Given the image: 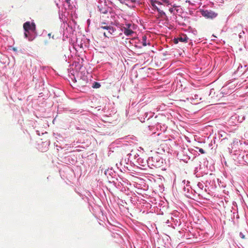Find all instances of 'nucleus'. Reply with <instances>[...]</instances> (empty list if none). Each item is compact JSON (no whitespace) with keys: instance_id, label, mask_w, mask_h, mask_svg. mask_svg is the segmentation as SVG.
Returning a JSON list of instances; mask_svg holds the SVG:
<instances>
[{"instance_id":"obj_4","label":"nucleus","mask_w":248,"mask_h":248,"mask_svg":"<svg viewBox=\"0 0 248 248\" xmlns=\"http://www.w3.org/2000/svg\"><path fill=\"white\" fill-rule=\"evenodd\" d=\"M131 43L134 44L135 46L138 48H142V47L150 45V43L147 41V37L145 35H142L141 38L138 37L131 40Z\"/></svg>"},{"instance_id":"obj_20","label":"nucleus","mask_w":248,"mask_h":248,"mask_svg":"<svg viewBox=\"0 0 248 248\" xmlns=\"http://www.w3.org/2000/svg\"><path fill=\"white\" fill-rule=\"evenodd\" d=\"M109 183H113V185H114L115 186H116V188L120 189L121 190H122V189L124 188V187L122 186L123 185L122 183H121V182L117 183V182H115V181H114L113 180H112L111 181L109 180Z\"/></svg>"},{"instance_id":"obj_13","label":"nucleus","mask_w":248,"mask_h":248,"mask_svg":"<svg viewBox=\"0 0 248 248\" xmlns=\"http://www.w3.org/2000/svg\"><path fill=\"white\" fill-rule=\"evenodd\" d=\"M120 28L135 30V25L131 22H125L120 25Z\"/></svg>"},{"instance_id":"obj_29","label":"nucleus","mask_w":248,"mask_h":248,"mask_svg":"<svg viewBox=\"0 0 248 248\" xmlns=\"http://www.w3.org/2000/svg\"><path fill=\"white\" fill-rule=\"evenodd\" d=\"M175 11L177 12V10H176L175 8H169L170 12L171 14H172L173 15L175 14Z\"/></svg>"},{"instance_id":"obj_7","label":"nucleus","mask_w":248,"mask_h":248,"mask_svg":"<svg viewBox=\"0 0 248 248\" xmlns=\"http://www.w3.org/2000/svg\"><path fill=\"white\" fill-rule=\"evenodd\" d=\"M241 144V143L240 142V140H238L237 139L233 140V142L231 144V147L228 148L230 153L232 154L237 152L239 149V146Z\"/></svg>"},{"instance_id":"obj_42","label":"nucleus","mask_w":248,"mask_h":248,"mask_svg":"<svg viewBox=\"0 0 248 248\" xmlns=\"http://www.w3.org/2000/svg\"><path fill=\"white\" fill-rule=\"evenodd\" d=\"M144 122V121H140V122H142V123Z\"/></svg>"},{"instance_id":"obj_36","label":"nucleus","mask_w":248,"mask_h":248,"mask_svg":"<svg viewBox=\"0 0 248 248\" xmlns=\"http://www.w3.org/2000/svg\"><path fill=\"white\" fill-rule=\"evenodd\" d=\"M118 168H119V167H118ZM120 168V171H121L122 172L123 171V170H124V171H125V169H124V168Z\"/></svg>"},{"instance_id":"obj_3","label":"nucleus","mask_w":248,"mask_h":248,"mask_svg":"<svg viewBox=\"0 0 248 248\" xmlns=\"http://www.w3.org/2000/svg\"><path fill=\"white\" fill-rule=\"evenodd\" d=\"M98 30L101 31L102 30H106L105 32H103L104 36L109 38L111 35H115V32L116 29L112 27L110 24L107 22H101L100 24Z\"/></svg>"},{"instance_id":"obj_17","label":"nucleus","mask_w":248,"mask_h":248,"mask_svg":"<svg viewBox=\"0 0 248 248\" xmlns=\"http://www.w3.org/2000/svg\"><path fill=\"white\" fill-rule=\"evenodd\" d=\"M247 70H248V67L246 65H245L243 67L241 64L239 65L238 68L237 69V73H239V74L244 75L246 72Z\"/></svg>"},{"instance_id":"obj_6","label":"nucleus","mask_w":248,"mask_h":248,"mask_svg":"<svg viewBox=\"0 0 248 248\" xmlns=\"http://www.w3.org/2000/svg\"><path fill=\"white\" fill-rule=\"evenodd\" d=\"M97 8H98V11H99L100 13L103 14H107L108 11H109V7L106 4V2H104L100 0L98 2Z\"/></svg>"},{"instance_id":"obj_21","label":"nucleus","mask_w":248,"mask_h":248,"mask_svg":"<svg viewBox=\"0 0 248 248\" xmlns=\"http://www.w3.org/2000/svg\"><path fill=\"white\" fill-rule=\"evenodd\" d=\"M137 161H138L139 165L142 167H144V165L146 163V160H144L143 159L140 157H138V159H137Z\"/></svg>"},{"instance_id":"obj_19","label":"nucleus","mask_w":248,"mask_h":248,"mask_svg":"<svg viewBox=\"0 0 248 248\" xmlns=\"http://www.w3.org/2000/svg\"><path fill=\"white\" fill-rule=\"evenodd\" d=\"M158 12V17L165 18L166 17V13L163 11V8H157V10H155Z\"/></svg>"},{"instance_id":"obj_18","label":"nucleus","mask_w":248,"mask_h":248,"mask_svg":"<svg viewBox=\"0 0 248 248\" xmlns=\"http://www.w3.org/2000/svg\"><path fill=\"white\" fill-rule=\"evenodd\" d=\"M105 174L107 176L108 179H109V177L113 178L115 177V171L112 169H108L105 170Z\"/></svg>"},{"instance_id":"obj_39","label":"nucleus","mask_w":248,"mask_h":248,"mask_svg":"<svg viewBox=\"0 0 248 248\" xmlns=\"http://www.w3.org/2000/svg\"><path fill=\"white\" fill-rule=\"evenodd\" d=\"M195 172L198 171V168H197H197H195Z\"/></svg>"},{"instance_id":"obj_12","label":"nucleus","mask_w":248,"mask_h":248,"mask_svg":"<svg viewBox=\"0 0 248 248\" xmlns=\"http://www.w3.org/2000/svg\"><path fill=\"white\" fill-rule=\"evenodd\" d=\"M151 4L152 7H153V9L154 10H157V8H163L165 7V5H163L158 1L151 0Z\"/></svg>"},{"instance_id":"obj_43","label":"nucleus","mask_w":248,"mask_h":248,"mask_svg":"<svg viewBox=\"0 0 248 248\" xmlns=\"http://www.w3.org/2000/svg\"><path fill=\"white\" fill-rule=\"evenodd\" d=\"M120 165L122 166V162L120 163Z\"/></svg>"},{"instance_id":"obj_5","label":"nucleus","mask_w":248,"mask_h":248,"mask_svg":"<svg viewBox=\"0 0 248 248\" xmlns=\"http://www.w3.org/2000/svg\"><path fill=\"white\" fill-rule=\"evenodd\" d=\"M201 13L202 16L206 19H214L217 16V13L212 10H202Z\"/></svg>"},{"instance_id":"obj_10","label":"nucleus","mask_w":248,"mask_h":248,"mask_svg":"<svg viewBox=\"0 0 248 248\" xmlns=\"http://www.w3.org/2000/svg\"><path fill=\"white\" fill-rule=\"evenodd\" d=\"M170 220L171 223V224L168 225V227H172L173 229H175V227L176 226H179L181 224V220L177 217H171V219Z\"/></svg>"},{"instance_id":"obj_41","label":"nucleus","mask_w":248,"mask_h":248,"mask_svg":"<svg viewBox=\"0 0 248 248\" xmlns=\"http://www.w3.org/2000/svg\"><path fill=\"white\" fill-rule=\"evenodd\" d=\"M80 47H82V44H80Z\"/></svg>"},{"instance_id":"obj_2","label":"nucleus","mask_w":248,"mask_h":248,"mask_svg":"<svg viewBox=\"0 0 248 248\" xmlns=\"http://www.w3.org/2000/svg\"><path fill=\"white\" fill-rule=\"evenodd\" d=\"M164 160L158 154H155L146 159L148 167L151 169L159 168L163 167Z\"/></svg>"},{"instance_id":"obj_34","label":"nucleus","mask_w":248,"mask_h":248,"mask_svg":"<svg viewBox=\"0 0 248 248\" xmlns=\"http://www.w3.org/2000/svg\"><path fill=\"white\" fill-rule=\"evenodd\" d=\"M166 224H167L168 225H170L171 223H172L170 221V220L168 219V220H167V221H166Z\"/></svg>"},{"instance_id":"obj_38","label":"nucleus","mask_w":248,"mask_h":248,"mask_svg":"<svg viewBox=\"0 0 248 248\" xmlns=\"http://www.w3.org/2000/svg\"><path fill=\"white\" fill-rule=\"evenodd\" d=\"M135 105H136L135 103L133 102L132 103H131V106H135Z\"/></svg>"},{"instance_id":"obj_27","label":"nucleus","mask_w":248,"mask_h":248,"mask_svg":"<svg viewBox=\"0 0 248 248\" xmlns=\"http://www.w3.org/2000/svg\"><path fill=\"white\" fill-rule=\"evenodd\" d=\"M93 87L94 88H98L100 87V83H99L98 82H94V83H93Z\"/></svg>"},{"instance_id":"obj_28","label":"nucleus","mask_w":248,"mask_h":248,"mask_svg":"<svg viewBox=\"0 0 248 248\" xmlns=\"http://www.w3.org/2000/svg\"><path fill=\"white\" fill-rule=\"evenodd\" d=\"M196 149L198 150L199 152H200V153H201L202 154H204L205 153L204 150L202 148L196 147Z\"/></svg>"},{"instance_id":"obj_33","label":"nucleus","mask_w":248,"mask_h":248,"mask_svg":"<svg viewBox=\"0 0 248 248\" xmlns=\"http://www.w3.org/2000/svg\"><path fill=\"white\" fill-rule=\"evenodd\" d=\"M238 33H239V38H241L242 37H243V35L245 34V33H243V32H240Z\"/></svg>"},{"instance_id":"obj_26","label":"nucleus","mask_w":248,"mask_h":248,"mask_svg":"<svg viewBox=\"0 0 248 248\" xmlns=\"http://www.w3.org/2000/svg\"><path fill=\"white\" fill-rule=\"evenodd\" d=\"M197 186H198L199 189L202 190L204 187V185L202 182H198V184H197Z\"/></svg>"},{"instance_id":"obj_16","label":"nucleus","mask_w":248,"mask_h":248,"mask_svg":"<svg viewBox=\"0 0 248 248\" xmlns=\"http://www.w3.org/2000/svg\"><path fill=\"white\" fill-rule=\"evenodd\" d=\"M233 32L235 34H237V33H239L242 32L243 33H245L243 26L241 24H238L237 26L234 27V28H233Z\"/></svg>"},{"instance_id":"obj_32","label":"nucleus","mask_w":248,"mask_h":248,"mask_svg":"<svg viewBox=\"0 0 248 248\" xmlns=\"http://www.w3.org/2000/svg\"><path fill=\"white\" fill-rule=\"evenodd\" d=\"M239 237L242 239H245V235L242 232H239Z\"/></svg>"},{"instance_id":"obj_24","label":"nucleus","mask_w":248,"mask_h":248,"mask_svg":"<svg viewBox=\"0 0 248 248\" xmlns=\"http://www.w3.org/2000/svg\"><path fill=\"white\" fill-rule=\"evenodd\" d=\"M215 94V91L214 89H211L210 90L209 93V96L211 97V98H214V95Z\"/></svg>"},{"instance_id":"obj_30","label":"nucleus","mask_w":248,"mask_h":248,"mask_svg":"<svg viewBox=\"0 0 248 248\" xmlns=\"http://www.w3.org/2000/svg\"><path fill=\"white\" fill-rule=\"evenodd\" d=\"M182 183H183V184H184V186L190 185V182L189 181H186L185 180H184L182 181Z\"/></svg>"},{"instance_id":"obj_22","label":"nucleus","mask_w":248,"mask_h":248,"mask_svg":"<svg viewBox=\"0 0 248 248\" xmlns=\"http://www.w3.org/2000/svg\"><path fill=\"white\" fill-rule=\"evenodd\" d=\"M153 116V113L152 112H144V120L145 118H147V120H149L150 118L152 117Z\"/></svg>"},{"instance_id":"obj_15","label":"nucleus","mask_w":248,"mask_h":248,"mask_svg":"<svg viewBox=\"0 0 248 248\" xmlns=\"http://www.w3.org/2000/svg\"><path fill=\"white\" fill-rule=\"evenodd\" d=\"M121 29L122 31L124 32V35L127 37L133 36V34L135 33L134 31L135 29Z\"/></svg>"},{"instance_id":"obj_31","label":"nucleus","mask_w":248,"mask_h":248,"mask_svg":"<svg viewBox=\"0 0 248 248\" xmlns=\"http://www.w3.org/2000/svg\"><path fill=\"white\" fill-rule=\"evenodd\" d=\"M162 0V2H163L164 4L169 5H170V2H169L168 0Z\"/></svg>"},{"instance_id":"obj_23","label":"nucleus","mask_w":248,"mask_h":248,"mask_svg":"<svg viewBox=\"0 0 248 248\" xmlns=\"http://www.w3.org/2000/svg\"><path fill=\"white\" fill-rule=\"evenodd\" d=\"M245 119V116L244 115H239L238 116V121L239 123H242Z\"/></svg>"},{"instance_id":"obj_8","label":"nucleus","mask_w":248,"mask_h":248,"mask_svg":"<svg viewBox=\"0 0 248 248\" xmlns=\"http://www.w3.org/2000/svg\"><path fill=\"white\" fill-rule=\"evenodd\" d=\"M188 37L186 34H183L177 37H175L174 39H173V43L177 44L179 42L186 43L188 42Z\"/></svg>"},{"instance_id":"obj_9","label":"nucleus","mask_w":248,"mask_h":248,"mask_svg":"<svg viewBox=\"0 0 248 248\" xmlns=\"http://www.w3.org/2000/svg\"><path fill=\"white\" fill-rule=\"evenodd\" d=\"M187 101H189L191 103L196 105L199 103V101L201 100V98L200 97L198 94L195 93L191 94L189 97L187 98Z\"/></svg>"},{"instance_id":"obj_37","label":"nucleus","mask_w":248,"mask_h":248,"mask_svg":"<svg viewBox=\"0 0 248 248\" xmlns=\"http://www.w3.org/2000/svg\"><path fill=\"white\" fill-rule=\"evenodd\" d=\"M71 0H65V2H67V4H68V5H69V3H70V1Z\"/></svg>"},{"instance_id":"obj_1","label":"nucleus","mask_w":248,"mask_h":248,"mask_svg":"<svg viewBox=\"0 0 248 248\" xmlns=\"http://www.w3.org/2000/svg\"><path fill=\"white\" fill-rule=\"evenodd\" d=\"M24 30V37L28 39L29 41H32L36 38L37 35L36 25L33 22L27 21L23 24Z\"/></svg>"},{"instance_id":"obj_40","label":"nucleus","mask_w":248,"mask_h":248,"mask_svg":"<svg viewBox=\"0 0 248 248\" xmlns=\"http://www.w3.org/2000/svg\"><path fill=\"white\" fill-rule=\"evenodd\" d=\"M13 50H14V51H16V49L14 48V49H13Z\"/></svg>"},{"instance_id":"obj_25","label":"nucleus","mask_w":248,"mask_h":248,"mask_svg":"<svg viewBox=\"0 0 248 248\" xmlns=\"http://www.w3.org/2000/svg\"><path fill=\"white\" fill-rule=\"evenodd\" d=\"M59 18L60 20H62V22H65L66 21L65 17H64V16L63 14H59Z\"/></svg>"},{"instance_id":"obj_14","label":"nucleus","mask_w":248,"mask_h":248,"mask_svg":"<svg viewBox=\"0 0 248 248\" xmlns=\"http://www.w3.org/2000/svg\"><path fill=\"white\" fill-rule=\"evenodd\" d=\"M122 4H124L129 7H134L137 3V0H118Z\"/></svg>"},{"instance_id":"obj_35","label":"nucleus","mask_w":248,"mask_h":248,"mask_svg":"<svg viewBox=\"0 0 248 248\" xmlns=\"http://www.w3.org/2000/svg\"><path fill=\"white\" fill-rule=\"evenodd\" d=\"M47 36H48L49 38H52V39H54V37H53V35H51V33H49L48 34H47Z\"/></svg>"},{"instance_id":"obj_11","label":"nucleus","mask_w":248,"mask_h":248,"mask_svg":"<svg viewBox=\"0 0 248 248\" xmlns=\"http://www.w3.org/2000/svg\"><path fill=\"white\" fill-rule=\"evenodd\" d=\"M183 190H184L185 195H186V196L187 198H191V195L192 194V191H193V190L192 189L191 186H190V185L184 186Z\"/></svg>"}]
</instances>
